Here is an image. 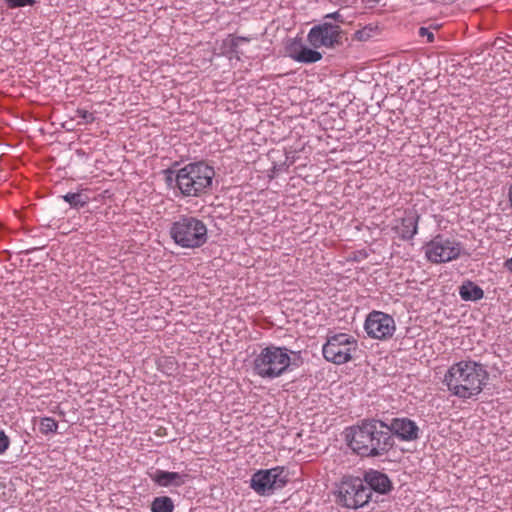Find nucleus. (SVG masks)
Wrapping results in <instances>:
<instances>
[{
  "label": "nucleus",
  "instance_id": "f257e3e1",
  "mask_svg": "<svg viewBox=\"0 0 512 512\" xmlns=\"http://www.w3.org/2000/svg\"><path fill=\"white\" fill-rule=\"evenodd\" d=\"M395 445L389 435L387 423L378 419H364L352 428L349 440L351 449L362 457H380L387 454Z\"/></svg>",
  "mask_w": 512,
  "mask_h": 512
},
{
  "label": "nucleus",
  "instance_id": "f03ea898",
  "mask_svg": "<svg viewBox=\"0 0 512 512\" xmlns=\"http://www.w3.org/2000/svg\"><path fill=\"white\" fill-rule=\"evenodd\" d=\"M488 379L484 365L467 360L453 364L444 376V383L453 395L468 399L480 394Z\"/></svg>",
  "mask_w": 512,
  "mask_h": 512
},
{
  "label": "nucleus",
  "instance_id": "7ed1b4c3",
  "mask_svg": "<svg viewBox=\"0 0 512 512\" xmlns=\"http://www.w3.org/2000/svg\"><path fill=\"white\" fill-rule=\"evenodd\" d=\"M302 364L303 358L300 351L270 345L263 348L254 358L253 370L261 378L274 379Z\"/></svg>",
  "mask_w": 512,
  "mask_h": 512
},
{
  "label": "nucleus",
  "instance_id": "20e7f679",
  "mask_svg": "<svg viewBox=\"0 0 512 512\" xmlns=\"http://www.w3.org/2000/svg\"><path fill=\"white\" fill-rule=\"evenodd\" d=\"M215 170L205 161L186 164L177 170L175 187L183 197H201L212 190Z\"/></svg>",
  "mask_w": 512,
  "mask_h": 512
},
{
  "label": "nucleus",
  "instance_id": "39448f33",
  "mask_svg": "<svg viewBox=\"0 0 512 512\" xmlns=\"http://www.w3.org/2000/svg\"><path fill=\"white\" fill-rule=\"evenodd\" d=\"M169 235L174 243L182 248L202 247L208 240L206 224L191 215H179L169 228Z\"/></svg>",
  "mask_w": 512,
  "mask_h": 512
},
{
  "label": "nucleus",
  "instance_id": "423d86ee",
  "mask_svg": "<svg viewBox=\"0 0 512 512\" xmlns=\"http://www.w3.org/2000/svg\"><path fill=\"white\" fill-rule=\"evenodd\" d=\"M336 487V503L348 509L363 507L372 497V493L360 477L344 476Z\"/></svg>",
  "mask_w": 512,
  "mask_h": 512
},
{
  "label": "nucleus",
  "instance_id": "0eeeda50",
  "mask_svg": "<svg viewBox=\"0 0 512 512\" xmlns=\"http://www.w3.org/2000/svg\"><path fill=\"white\" fill-rule=\"evenodd\" d=\"M424 250L428 261L440 264L458 259L461 255L462 245L454 238L437 234L424 245Z\"/></svg>",
  "mask_w": 512,
  "mask_h": 512
},
{
  "label": "nucleus",
  "instance_id": "6e6552de",
  "mask_svg": "<svg viewBox=\"0 0 512 512\" xmlns=\"http://www.w3.org/2000/svg\"><path fill=\"white\" fill-rule=\"evenodd\" d=\"M288 472L282 466L256 471L250 479V487L260 496H268L284 488L288 483Z\"/></svg>",
  "mask_w": 512,
  "mask_h": 512
},
{
  "label": "nucleus",
  "instance_id": "1a4fd4ad",
  "mask_svg": "<svg viewBox=\"0 0 512 512\" xmlns=\"http://www.w3.org/2000/svg\"><path fill=\"white\" fill-rule=\"evenodd\" d=\"M357 349V341L346 333L330 336L323 345L324 358L337 365L345 364L352 359L351 352Z\"/></svg>",
  "mask_w": 512,
  "mask_h": 512
},
{
  "label": "nucleus",
  "instance_id": "9d476101",
  "mask_svg": "<svg viewBox=\"0 0 512 512\" xmlns=\"http://www.w3.org/2000/svg\"><path fill=\"white\" fill-rule=\"evenodd\" d=\"M343 30L340 25L331 22H323L314 25L307 35V41L311 47L335 48L343 44Z\"/></svg>",
  "mask_w": 512,
  "mask_h": 512
},
{
  "label": "nucleus",
  "instance_id": "9b49d317",
  "mask_svg": "<svg viewBox=\"0 0 512 512\" xmlns=\"http://www.w3.org/2000/svg\"><path fill=\"white\" fill-rule=\"evenodd\" d=\"M364 330L372 339L388 340L396 331L395 320L387 313L373 310L366 317Z\"/></svg>",
  "mask_w": 512,
  "mask_h": 512
},
{
  "label": "nucleus",
  "instance_id": "f8f14e48",
  "mask_svg": "<svg viewBox=\"0 0 512 512\" xmlns=\"http://www.w3.org/2000/svg\"><path fill=\"white\" fill-rule=\"evenodd\" d=\"M389 435L396 437L401 441L412 442L419 439L420 429L418 425L407 417L393 418L387 423Z\"/></svg>",
  "mask_w": 512,
  "mask_h": 512
},
{
  "label": "nucleus",
  "instance_id": "ddd939ff",
  "mask_svg": "<svg viewBox=\"0 0 512 512\" xmlns=\"http://www.w3.org/2000/svg\"><path fill=\"white\" fill-rule=\"evenodd\" d=\"M286 52L293 60L305 64L315 63L322 59V54L320 52L315 48L312 49L304 46L301 40L296 38L286 45Z\"/></svg>",
  "mask_w": 512,
  "mask_h": 512
},
{
  "label": "nucleus",
  "instance_id": "4468645a",
  "mask_svg": "<svg viewBox=\"0 0 512 512\" xmlns=\"http://www.w3.org/2000/svg\"><path fill=\"white\" fill-rule=\"evenodd\" d=\"M362 479L371 493L375 491L385 495L393 489V483L387 474L378 470L369 469L365 471Z\"/></svg>",
  "mask_w": 512,
  "mask_h": 512
},
{
  "label": "nucleus",
  "instance_id": "2eb2a0df",
  "mask_svg": "<svg viewBox=\"0 0 512 512\" xmlns=\"http://www.w3.org/2000/svg\"><path fill=\"white\" fill-rule=\"evenodd\" d=\"M419 219L420 216L417 211L407 209L404 211V216L400 219L399 225L395 226L394 230L402 240H412L418 232Z\"/></svg>",
  "mask_w": 512,
  "mask_h": 512
},
{
  "label": "nucleus",
  "instance_id": "dca6fc26",
  "mask_svg": "<svg viewBox=\"0 0 512 512\" xmlns=\"http://www.w3.org/2000/svg\"><path fill=\"white\" fill-rule=\"evenodd\" d=\"M189 477L186 473L169 472L157 469L150 474L151 480L160 487H180L184 485Z\"/></svg>",
  "mask_w": 512,
  "mask_h": 512
},
{
  "label": "nucleus",
  "instance_id": "f3484780",
  "mask_svg": "<svg viewBox=\"0 0 512 512\" xmlns=\"http://www.w3.org/2000/svg\"><path fill=\"white\" fill-rule=\"evenodd\" d=\"M459 295L464 301H478L484 297V291L474 282L467 280L459 287Z\"/></svg>",
  "mask_w": 512,
  "mask_h": 512
},
{
  "label": "nucleus",
  "instance_id": "a211bd4d",
  "mask_svg": "<svg viewBox=\"0 0 512 512\" xmlns=\"http://www.w3.org/2000/svg\"><path fill=\"white\" fill-rule=\"evenodd\" d=\"M173 500L168 496H158L153 499L150 505L151 512H173Z\"/></svg>",
  "mask_w": 512,
  "mask_h": 512
},
{
  "label": "nucleus",
  "instance_id": "6ab92c4d",
  "mask_svg": "<svg viewBox=\"0 0 512 512\" xmlns=\"http://www.w3.org/2000/svg\"><path fill=\"white\" fill-rule=\"evenodd\" d=\"M62 198L64 201L69 203L72 208L76 209L84 207L89 202L88 196L81 192L67 193L66 195H63Z\"/></svg>",
  "mask_w": 512,
  "mask_h": 512
},
{
  "label": "nucleus",
  "instance_id": "aec40b11",
  "mask_svg": "<svg viewBox=\"0 0 512 512\" xmlns=\"http://www.w3.org/2000/svg\"><path fill=\"white\" fill-rule=\"evenodd\" d=\"M378 27L372 24L366 25L354 33L353 39L357 41H368L377 32Z\"/></svg>",
  "mask_w": 512,
  "mask_h": 512
},
{
  "label": "nucleus",
  "instance_id": "412c9836",
  "mask_svg": "<svg viewBox=\"0 0 512 512\" xmlns=\"http://www.w3.org/2000/svg\"><path fill=\"white\" fill-rule=\"evenodd\" d=\"M251 40L250 37L229 35L225 44L228 45L231 53L239 54V44L242 42H250Z\"/></svg>",
  "mask_w": 512,
  "mask_h": 512
},
{
  "label": "nucleus",
  "instance_id": "4be33fe9",
  "mask_svg": "<svg viewBox=\"0 0 512 512\" xmlns=\"http://www.w3.org/2000/svg\"><path fill=\"white\" fill-rule=\"evenodd\" d=\"M58 428V422L51 417L42 418L40 421L39 429L43 434L55 433Z\"/></svg>",
  "mask_w": 512,
  "mask_h": 512
},
{
  "label": "nucleus",
  "instance_id": "5701e85b",
  "mask_svg": "<svg viewBox=\"0 0 512 512\" xmlns=\"http://www.w3.org/2000/svg\"><path fill=\"white\" fill-rule=\"evenodd\" d=\"M76 117L82 119L86 124L92 123L95 120L94 114L92 112L80 108L76 110Z\"/></svg>",
  "mask_w": 512,
  "mask_h": 512
},
{
  "label": "nucleus",
  "instance_id": "b1692460",
  "mask_svg": "<svg viewBox=\"0 0 512 512\" xmlns=\"http://www.w3.org/2000/svg\"><path fill=\"white\" fill-rule=\"evenodd\" d=\"M35 2V0H6V5L10 9H15L26 5H34Z\"/></svg>",
  "mask_w": 512,
  "mask_h": 512
},
{
  "label": "nucleus",
  "instance_id": "393cba45",
  "mask_svg": "<svg viewBox=\"0 0 512 512\" xmlns=\"http://www.w3.org/2000/svg\"><path fill=\"white\" fill-rule=\"evenodd\" d=\"M11 444L10 438L3 430H0V455L6 453Z\"/></svg>",
  "mask_w": 512,
  "mask_h": 512
},
{
  "label": "nucleus",
  "instance_id": "a878e982",
  "mask_svg": "<svg viewBox=\"0 0 512 512\" xmlns=\"http://www.w3.org/2000/svg\"><path fill=\"white\" fill-rule=\"evenodd\" d=\"M324 19H331L335 21V24L340 25L345 23V19L340 11H335L324 16Z\"/></svg>",
  "mask_w": 512,
  "mask_h": 512
},
{
  "label": "nucleus",
  "instance_id": "bb28decb",
  "mask_svg": "<svg viewBox=\"0 0 512 512\" xmlns=\"http://www.w3.org/2000/svg\"><path fill=\"white\" fill-rule=\"evenodd\" d=\"M418 35L422 38L426 37L427 43H432L434 41V34L430 30V28L427 27H420L418 31Z\"/></svg>",
  "mask_w": 512,
  "mask_h": 512
},
{
  "label": "nucleus",
  "instance_id": "cd10ccee",
  "mask_svg": "<svg viewBox=\"0 0 512 512\" xmlns=\"http://www.w3.org/2000/svg\"><path fill=\"white\" fill-rule=\"evenodd\" d=\"M164 172L166 174V183L168 184V186H171L173 183H175V175L177 171L167 169Z\"/></svg>",
  "mask_w": 512,
  "mask_h": 512
},
{
  "label": "nucleus",
  "instance_id": "c85d7f7f",
  "mask_svg": "<svg viewBox=\"0 0 512 512\" xmlns=\"http://www.w3.org/2000/svg\"><path fill=\"white\" fill-rule=\"evenodd\" d=\"M508 200H509L510 206L512 208V184L508 188Z\"/></svg>",
  "mask_w": 512,
  "mask_h": 512
},
{
  "label": "nucleus",
  "instance_id": "c756f323",
  "mask_svg": "<svg viewBox=\"0 0 512 512\" xmlns=\"http://www.w3.org/2000/svg\"><path fill=\"white\" fill-rule=\"evenodd\" d=\"M505 267L512 272V258L505 262Z\"/></svg>",
  "mask_w": 512,
  "mask_h": 512
}]
</instances>
